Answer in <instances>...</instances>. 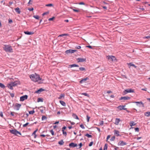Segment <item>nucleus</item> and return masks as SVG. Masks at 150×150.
Here are the masks:
<instances>
[{"mask_svg":"<svg viewBox=\"0 0 150 150\" xmlns=\"http://www.w3.org/2000/svg\"><path fill=\"white\" fill-rule=\"evenodd\" d=\"M14 113L15 114H18L19 115H21L22 114H21V113H18L16 112H13L11 111L10 112V115L12 116H14Z\"/></svg>","mask_w":150,"mask_h":150,"instance_id":"obj_19","label":"nucleus"},{"mask_svg":"<svg viewBox=\"0 0 150 150\" xmlns=\"http://www.w3.org/2000/svg\"><path fill=\"white\" fill-rule=\"evenodd\" d=\"M79 70L81 71H86V69L85 68L82 67H80L79 68Z\"/></svg>","mask_w":150,"mask_h":150,"instance_id":"obj_36","label":"nucleus"},{"mask_svg":"<svg viewBox=\"0 0 150 150\" xmlns=\"http://www.w3.org/2000/svg\"><path fill=\"white\" fill-rule=\"evenodd\" d=\"M136 123H134V121H132L129 123V125L131 127H132L133 126L135 125H136Z\"/></svg>","mask_w":150,"mask_h":150,"instance_id":"obj_34","label":"nucleus"},{"mask_svg":"<svg viewBox=\"0 0 150 150\" xmlns=\"http://www.w3.org/2000/svg\"><path fill=\"white\" fill-rule=\"evenodd\" d=\"M93 142H92V141L91 142H90V143H89V146H91L92 145H93Z\"/></svg>","mask_w":150,"mask_h":150,"instance_id":"obj_61","label":"nucleus"},{"mask_svg":"<svg viewBox=\"0 0 150 150\" xmlns=\"http://www.w3.org/2000/svg\"><path fill=\"white\" fill-rule=\"evenodd\" d=\"M79 67V66L76 64H74L69 65V67H68V68H72V67Z\"/></svg>","mask_w":150,"mask_h":150,"instance_id":"obj_22","label":"nucleus"},{"mask_svg":"<svg viewBox=\"0 0 150 150\" xmlns=\"http://www.w3.org/2000/svg\"><path fill=\"white\" fill-rule=\"evenodd\" d=\"M69 146L70 147L73 148L77 146V144L74 143L73 142H71L69 144Z\"/></svg>","mask_w":150,"mask_h":150,"instance_id":"obj_13","label":"nucleus"},{"mask_svg":"<svg viewBox=\"0 0 150 150\" xmlns=\"http://www.w3.org/2000/svg\"><path fill=\"white\" fill-rule=\"evenodd\" d=\"M127 143L123 141H120L118 143V145H120L121 146H123L124 145H126Z\"/></svg>","mask_w":150,"mask_h":150,"instance_id":"obj_14","label":"nucleus"},{"mask_svg":"<svg viewBox=\"0 0 150 150\" xmlns=\"http://www.w3.org/2000/svg\"><path fill=\"white\" fill-rule=\"evenodd\" d=\"M35 112L34 110L29 112V114L30 115L33 114Z\"/></svg>","mask_w":150,"mask_h":150,"instance_id":"obj_40","label":"nucleus"},{"mask_svg":"<svg viewBox=\"0 0 150 150\" xmlns=\"http://www.w3.org/2000/svg\"><path fill=\"white\" fill-rule=\"evenodd\" d=\"M115 136H112L110 139V140L112 141H114L115 139Z\"/></svg>","mask_w":150,"mask_h":150,"instance_id":"obj_42","label":"nucleus"},{"mask_svg":"<svg viewBox=\"0 0 150 150\" xmlns=\"http://www.w3.org/2000/svg\"><path fill=\"white\" fill-rule=\"evenodd\" d=\"M15 11L17 12L18 14H20L21 11L20 10L19 8L18 7H17L15 8Z\"/></svg>","mask_w":150,"mask_h":150,"instance_id":"obj_24","label":"nucleus"},{"mask_svg":"<svg viewBox=\"0 0 150 150\" xmlns=\"http://www.w3.org/2000/svg\"><path fill=\"white\" fill-rule=\"evenodd\" d=\"M10 132L12 134H13L16 136H19L18 135H17V134H19L20 135H21V132L18 131L16 129H10L9 130Z\"/></svg>","mask_w":150,"mask_h":150,"instance_id":"obj_3","label":"nucleus"},{"mask_svg":"<svg viewBox=\"0 0 150 150\" xmlns=\"http://www.w3.org/2000/svg\"><path fill=\"white\" fill-rule=\"evenodd\" d=\"M10 94L11 96V97L13 98L14 97V93H10Z\"/></svg>","mask_w":150,"mask_h":150,"instance_id":"obj_57","label":"nucleus"},{"mask_svg":"<svg viewBox=\"0 0 150 150\" xmlns=\"http://www.w3.org/2000/svg\"><path fill=\"white\" fill-rule=\"evenodd\" d=\"M28 10L30 11H33V10L34 8H29Z\"/></svg>","mask_w":150,"mask_h":150,"instance_id":"obj_64","label":"nucleus"},{"mask_svg":"<svg viewBox=\"0 0 150 150\" xmlns=\"http://www.w3.org/2000/svg\"><path fill=\"white\" fill-rule=\"evenodd\" d=\"M49 13V12H45L44 13H43L42 14V15L43 16H44L45 15H47Z\"/></svg>","mask_w":150,"mask_h":150,"instance_id":"obj_58","label":"nucleus"},{"mask_svg":"<svg viewBox=\"0 0 150 150\" xmlns=\"http://www.w3.org/2000/svg\"><path fill=\"white\" fill-rule=\"evenodd\" d=\"M8 23L10 24H11L13 23V21L12 19L9 18L8 20Z\"/></svg>","mask_w":150,"mask_h":150,"instance_id":"obj_52","label":"nucleus"},{"mask_svg":"<svg viewBox=\"0 0 150 150\" xmlns=\"http://www.w3.org/2000/svg\"><path fill=\"white\" fill-rule=\"evenodd\" d=\"M114 132L115 135L116 136L118 137L121 136V135L119 134L120 132L119 131L115 129L114 130Z\"/></svg>","mask_w":150,"mask_h":150,"instance_id":"obj_11","label":"nucleus"},{"mask_svg":"<svg viewBox=\"0 0 150 150\" xmlns=\"http://www.w3.org/2000/svg\"><path fill=\"white\" fill-rule=\"evenodd\" d=\"M29 124V122H27L25 124H24L23 125V127H26L28 124Z\"/></svg>","mask_w":150,"mask_h":150,"instance_id":"obj_50","label":"nucleus"},{"mask_svg":"<svg viewBox=\"0 0 150 150\" xmlns=\"http://www.w3.org/2000/svg\"><path fill=\"white\" fill-rule=\"evenodd\" d=\"M59 103L60 104L63 106H66V103L64 102L62 100H60L59 101Z\"/></svg>","mask_w":150,"mask_h":150,"instance_id":"obj_26","label":"nucleus"},{"mask_svg":"<svg viewBox=\"0 0 150 150\" xmlns=\"http://www.w3.org/2000/svg\"><path fill=\"white\" fill-rule=\"evenodd\" d=\"M81 48V47L80 46L77 45L75 47V49H79Z\"/></svg>","mask_w":150,"mask_h":150,"instance_id":"obj_47","label":"nucleus"},{"mask_svg":"<svg viewBox=\"0 0 150 150\" xmlns=\"http://www.w3.org/2000/svg\"><path fill=\"white\" fill-rule=\"evenodd\" d=\"M8 105H10V108L12 107L14 105V104L13 103L12 104H11V102L8 103Z\"/></svg>","mask_w":150,"mask_h":150,"instance_id":"obj_53","label":"nucleus"},{"mask_svg":"<svg viewBox=\"0 0 150 150\" xmlns=\"http://www.w3.org/2000/svg\"><path fill=\"white\" fill-rule=\"evenodd\" d=\"M110 135H108L107 136V138H106V141L107 142L108 141V140L110 138Z\"/></svg>","mask_w":150,"mask_h":150,"instance_id":"obj_63","label":"nucleus"},{"mask_svg":"<svg viewBox=\"0 0 150 150\" xmlns=\"http://www.w3.org/2000/svg\"><path fill=\"white\" fill-rule=\"evenodd\" d=\"M120 121V118H116L115 120V124L116 125H118Z\"/></svg>","mask_w":150,"mask_h":150,"instance_id":"obj_23","label":"nucleus"},{"mask_svg":"<svg viewBox=\"0 0 150 150\" xmlns=\"http://www.w3.org/2000/svg\"><path fill=\"white\" fill-rule=\"evenodd\" d=\"M106 58L109 61L115 62L117 60L115 57L112 55L108 56H106Z\"/></svg>","mask_w":150,"mask_h":150,"instance_id":"obj_4","label":"nucleus"},{"mask_svg":"<svg viewBox=\"0 0 150 150\" xmlns=\"http://www.w3.org/2000/svg\"><path fill=\"white\" fill-rule=\"evenodd\" d=\"M79 146L77 148V149H79L82 146L83 144L81 142L79 144Z\"/></svg>","mask_w":150,"mask_h":150,"instance_id":"obj_44","label":"nucleus"},{"mask_svg":"<svg viewBox=\"0 0 150 150\" xmlns=\"http://www.w3.org/2000/svg\"><path fill=\"white\" fill-rule=\"evenodd\" d=\"M82 95H83L85 96H87L89 97V95L86 93H82Z\"/></svg>","mask_w":150,"mask_h":150,"instance_id":"obj_38","label":"nucleus"},{"mask_svg":"<svg viewBox=\"0 0 150 150\" xmlns=\"http://www.w3.org/2000/svg\"><path fill=\"white\" fill-rule=\"evenodd\" d=\"M108 145L107 144H105L104 145L103 148V150H107Z\"/></svg>","mask_w":150,"mask_h":150,"instance_id":"obj_35","label":"nucleus"},{"mask_svg":"<svg viewBox=\"0 0 150 150\" xmlns=\"http://www.w3.org/2000/svg\"><path fill=\"white\" fill-rule=\"evenodd\" d=\"M129 93H134V89L132 88L125 89L123 92V95H125Z\"/></svg>","mask_w":150,"mask_h":150,"instance_id":"obj_5","label":"nucleus"},{"mask_svg":"<svg viewBox=\"0 0 150 150\" xmlns=\"http://www.w3.org/2000/svg\"><path fill=\"white\" fill-rule=\"evenodd\" d=\"M72 116L75 119H77V120H79V118L77 116V115L76 114H75L74 113H72Z\"/></svg>","mask_w":150,"mask_h":150,"instance_id":"obj_25","label":"nucleus"},{"mask_svg":"<svg viewBox=\"0 0 150 150\" xmlns=\"http://www.w3.org/2000/svg\"><path fill=\"white\" fill-rule=\"evenodd\" d=\"M0 87L3 89H4L5 88L6 86H5L3 83H0Z\"/></svg>","mask_w":150,"mask_h":150,"instance_id":"obj_32","label":"nucleus"},{"mask_svg":"<svg viewBox=\"0 0 150 150\" xmlns=\"http://www.w3.org/2000/svg\"><path fill=\"white\" fill-rule=\"evenodd\" d=\"M128 65L129 66H132L134 67L135 68L137 67V66H136L134 64H133L132 63L130 62L129 63H128Z\"/></svg>","mask_w":150,"mask_h":150,"instance_id":"obj_27","label":"nucleus"},{"mask_svg":"<svg viewBox=\"0 0 150 150\" xmlns=\"http://www.w3.org/2000/svg\"><path fill=\"white\" fill-rule=\"evenodd\" d=\"M43 98H38L37 102H43Z\"/></svg>","mask_w":150,"mask_h":150,"instance_id":"obj_28","label":"nucleus"},{"mask_svg":"<svg viewBox=\"0 0 150 150\" xmlns=\"http://www.w3.org/2000/svg\"><path fill=\"white\" fill-rule=\"evenodd\" d=\"M24 33L27 35H32L34 34V32H29L28 31H24Z\"/></svg>","mask_w":150,"mask_h":150,"instance_id":"obj_18","label":"nucleus"},{"mask_svg":"<svg viewBox=\"0 0 150 150\" xmlns=\"http://www.w3.org/2000/svg\"><path fill=\"white\" fill-rule=\"evenodd\" d=\"M21 106V104L18 103H16L14 107V109L18 110H19Z\"/></svg>","mask_w":150,"mask_h":150,"instance_id":"obj_8","label":"nucleus"},{"mask_svg":"<svg viewBox=\"0 0 150 150\" xmlns=\"http://www.w3.org/2000/svg\"><path fill=\"white\" fill-rule=\"evenodd\" d=\"M122 105H119L117 107V108L118 109H119L120 110H123L122 108H122Z\"/></svg>","mask_w":150,"mask_h":150,"instance_id":"obj_45","label":"nucleus"},{"mask_svg":"<svg viewBox=\"0 0 150 150\" xmlns=\"http://www.w3.org/2000/svg\"><path fill=\"white\" fill-rule=\"evenodd\" d=\"M63 134L65 135V136H66L67 135V133L64 130H62Z\"/></svg>","mask_w":150,"mask_h":150,"instance_id":"obj_54","label":"nucleus"},{"mask_svg":"<svg viewBox=\"0 0 150 150\" xmlns=\"http://www.w3.org/2000/svg\"><path fill=\"white\" fill-rule=\"evenodd\" d=\"M144 115L147 117L150 116V112H145Z\"/></svg>","mask_w":150,"mask_h":150,"instance_id":"obj_31","label":"nucleus"},{"mask_svg":"<svg viewBox=\"0 0 150 150\" xmlns=\"http://www.w3.org/2000/svg\"><path fill=\"white\" fill-rule=\"evenodd\" d=\"M80 127L82 129H84L85 128V127L83 124H81L80 125Z\"/></svg>","mask_w":150,"mask_h":150,"instance_id":"obj_59","label":"nucleus"},{"mask_svg":"<svg viewBox=\"0 0 150 150\" xmlns=\"http://www.w3.org/2000/svg\"><path fill=\"white\" fill-rule=\"evenodd\" d=\"M50 132H51L52 135H54V132L52 129L50 130Z\"/></svg>","mask_w":150,"mask_h":150,"instance_id":"obj_48","label":"nucleus"},{"mask_svg":"<svg viewBox=\"0 0 150 150\" xmlns=\"http://www.w3.org/2000/svg\"><path fill=\"white\" fill-rule=\"evenodd\" d=\"M133 103H136L137 105L139 107H144V104L142 101H134Z\"/></svg>","mask_w":150,"mask_h":150,"instance_id":"obj_6","label":"nucleus"},{"mask_svg":"<svg viewBox=\"0 0 150 150\" xmlns=\"http://www.w3.org/2000/svg\"><path fill=\"white\" fill-rule=\"evenodd\" d=\"M64 143V142L63 139L61 140L60 141L58 142V144L60 145H62Z\"/></svg>","mask_w":150,"mask_h":150,"instance_id":"obj_29","label":"nucleus"},{"mask_svg":"<svg viewBox=\"0 0 150 150\" xmlns=\"http://www.w3.org/2000/svg\"><path fill=\"white\" fill-rule=\"evenodd\" d=\"M104 122L103 121H101L100 122L99 124L100 125H103Z\"/></svg>","mask_w":150,"mask_h":150,"instance_id":"obj_56","label":"nucleus"},{"mask_svg":"<svg viewBox=\"0 0 150 150\" xmlns=\"http://www.w3.org/2000/svg\"><path fill=\"white\" fill-rule=\"evenodd\" d=\"M89 78L88 77H86V78L82 79L81 81H80L79 83H86V81L87 80L89 79Z\"/></svg>","mask_w":150,"mask_h":150,"instance_id":"obj_12","label":"nucleus"},{"mask_svg":"<svg viewBox=\"0 0 150 150\" xmlns=\"http://www.w3.org/2000/svg\"><path fill=\"white\" fill-rule=\"evenodd\" d=\"M69 34L68 33H65V34H62L61 35H60L58 37H63L65 36H68Z\"/></svg>","mask_w":150,"mask_h":150,"instance_id":"obj_33","label":"nucleus"},{"mask_svg":"<svg viewBox=\"0 0 150 150\" xmlns=\"http://www.w3.org/2000/svg\"><path fill=\"white\" fill-rule=\"evenodd\" d=\"M76 51H77V50H76L69 49L65 51V52L67 54H68L69 53H74Z\"/></svg>","mask_w":150,"mask_h":150,"instance_id":"obj_7","label":"nucleus"},{"mask_svg":"<svg viewBox=\"0 0 150 150\" xmlns=\"http://www.w3.org/2000/svg\"><path fill=\"white\" fill-rule=\"evenodd\" d=\"M85 136L87 137L88 138H91L92 137V136L91 135L89 134L88 133H87V134H86L85 135Z\"/></svg>","mask_w":150,"mask_h":150,"instance_id":"obj_37","label":"nucleus"},{"mask_svg":"<svg viewBox=\"0 0 150 150\" xmlns=\"http://www.w3.org/2000/svg\"><path fill=\"white\" fill-rule=\"evenodd\" d=\"M3 49L6 52H13L12 47L10 45H4Z\"/></svg>","mask_w":150,"mask_h":150,"instance_id":"obj_2","label":"nucleus"},{"mask_svg":"<svg viewBox=\"0 0 150 150\" xmlns=\"http://www.w3.org/2000/svg\"><path fill=\"white\" fill-rule=\"evenodd\" d=\"M28 96L27 95H25L22 96L20 98V101H23L27 99L28 98Z\"/></svg>","mask_w":150,"mask_h":150,"instance_id":"obj_9","label":"nucleus"},{"mask_svg":"<svg viewBox=\"0 0 150 150\" xmlns=\"http://www.w3.org/2000/svg\"><path fill=\"white\" fill-rule=\"evenodd\" d=\"M47 119V117L46 116H44V115H43L42 116V120H46V119Z\"/></svg>","mask_w":150,"mask_h":150,"instance_id":"obj_41","label":"nucleus"},{"mask_svg":"<svg viewBox=\"0 0 150 150\" xmlns=\"http://www.w3.org/2000/svg\"><path fill=\"white\" fill-rule=\"evenodd\" d=\"M73 8H74V7H71V8L72 9L74 12H80V9L78 8H76V9H75Z\"/></svg>","mask_w":150,"mask_h":150,"instance_id":"obj_20","label":"nucleus"},{"mask_svg":"<svg viewBox=\"0 0 150 150\" xmlns=\"http://www.w3.org/2000/svg\"><path fill=\"white\" fill-rule=\"evenodd\" d=\"M29 77L31 80L34 82H36L39 80H42L43 81L44 79H42L40 77L39 75L35 73L34 74L30 75Z\"/></svg>","mask_w":150,"mask_h":150,"instance_id":"obj_1","label":"nucleus"},{"mask_svg":"<svg viewBox=\"0 0 150 150\" xmlns=\"http://www.w3.org/2000/svg\"><path fill=\"white\" fill-rule=\"evenodd\" d=\"M38 129H36V130H35L33 132V133L32 134V136H33V135H35V134H36V132L38 131Z\"/></svg>","mask_w":150,"mask_h":150,"instance_id":"obj_46","label":"nucleus"},{"mask_svg":"<svg viewBox=\"0 0 150 150\" xmlns=\"http://www.w3.org/2000/svg\"><path fill=\"white\" fill-rule=\"evenodd\" d=\"M45 90V89L42 88H41L39 89H38L37 91L35 92V93H40L41 92L44 91Z\"/></svg>","mask_w":150,"mask_h":150,"instance_id":"obj_15","label":"nucleus"},{"mask_svg":"<svg viewBox=\"0 0 150 150\" xmlns=\"http://www.w3.org/2000/svg\"><path fill=\"white\" fill-rule=\"evenodd\" d=\"M77 61L78 62H83L86 61V58H79L77 59Z\"/></svg>","mask_w":150,"mask_h":150,"instance_id":"obj_16","label":"nucleus"},{"mask_svg":"<svg viewBox=\"0 0 150 150\" xmlns=\"http://www.w3.org/2000/svg\"><path fill=\"white\" fill-rule=\"evenodd\" d=\"M6 87H8V88L11 90H13V86L12 85V84L11 82L10 83L7 84Z\"/></svg>","mask_w":150,"mask_h":150,"instance_id":"obj_17","label":"nucleus"},{"mask_svg":"<svg viewBox=\"0 0 150 150\" xmlns=\"http://www.w3.org/2000/svg\"><path fill=\"white\" fill-rule=\"evenodd\" d=\"M65 96V94L64 93L61 94L58 97V98L59 99H63L64 98Z\"/></svg>","mask_w":150,"mask_h":150,"instance_id":"obj_21","label":"nucleus"},{"mask_svg":"<svg viewBox=\"0 0 150 150\" xmlns=\"http://www.w3.org/2000/svg\"><path fill=\"white\" fill-rule=\"evenodd\" d=\"M111 145L112 146V147H114V149L115 150H117V149L118 148V147H116V146H114L112 144H111Z\"/></svg>","mask_w":150,"mask_h":150,"instance_id":"obj_49","label":"nucleus"},{"mask_svg":"<svg viewBox=\"0 0 150 150\" xmlns=\"http://www.w3.org/2000/svg\"><path fill=\"white\" fill-rule=\"evenodd\" d=\"M11 83L12 84V85L13 86H15L17 85V82L16 81H14L13 82H11Z\"/></svg>","mask_w":150,"mask_h":150,"instance_id":"obj_30","label":"nucleus"},{"mask_svg":"<svg viewBox=\"0 0 150 150\" xmlns=\"http://www.w3.org/2000/svg\"><path fill=\"white\" fill-rule=\"evenodd\" d=\"M87 122H88L90 117L88 116V115H87Z\"/></svg>","mask_w":150,"mask_h":150,"instance_id":"obj_60","label":"nucleus"},{"mask_svg":"<svg viewBox=\"0 0 150 150\" xmlns=\"http://www.w3.org/2000/svg\"><path fill=\"white\" fill-rule=\"evenodd\" d=\"M135 132H138L139 131V128L138 127H136L134 129Z\"/></svg>","mask_w":150,"mask_h":150,"instance_id":"obj_62","label":"nucleus"},{"mask_svg":"<svg viewBox=\"0 0 150 150\" xmlns=\"http://www.w3.org/2000/svg\"><path fill=\"white\" fill-rule=\"evenodd\" d=\"M33 17L35 18L37 20L39 19V16L38 15H34L33 16Z\"/></svg>","mask_w":150,"mask_h":150,"instance_id":"obj_39","label":"nucleus"},{"mask_svg":"<svg viewBox=\"0 0 150 150\" xmlns=\"http://www.w3.org/2000/svg\"><path fill=\"white\" fill-rule=\"evenodd\" d=\"M45 6H53V4H46Z\"/></svg>","mask_w":150,"mask_h":150,"instance_id":"obj_43","label":"nucleus"},{"mask_svg":"<svg viewBox=\"0 0 150 150\" xmlns=\"http://www.w3.org/2000/svg\"><path fill=\"white\" fill-rule=\"evenodd\" d=\"M131 98L128 96L122 97L119 98L120 100H127L130 99Z\"/></svg>","mask_w":150,"mask_h":150,"instance_id":"obj_10","label":"nucleus"},{"mask_svg":"<svg viewBox=\"0 0 150 150\" xmlns=\"http://www.w3.org/2000/svg\"><path fill=\"white\" fill-rule=\"evenodd\" d=\"M86 47L89 48L90 49H93V47L91 45L86 46Z\"/></svg>","mask_w":150,"mask_h":150,"instance_id":"obj_55","label":"nucleus"},{"mask_svg":"<svg viewBox=\"0 0 150 150\" xmlns=\"http://www.w3.org/2000/svg\"><path fill=\"white\" fill-rule=\"evenodd\" d=\"M54 18H55V17H52L51 18H49L48 19V21H53Z\"/></svg>","mask_w":150,"mask_h":150,"instance_id":"obj_51","label":"nucleus"}]
</instances>
